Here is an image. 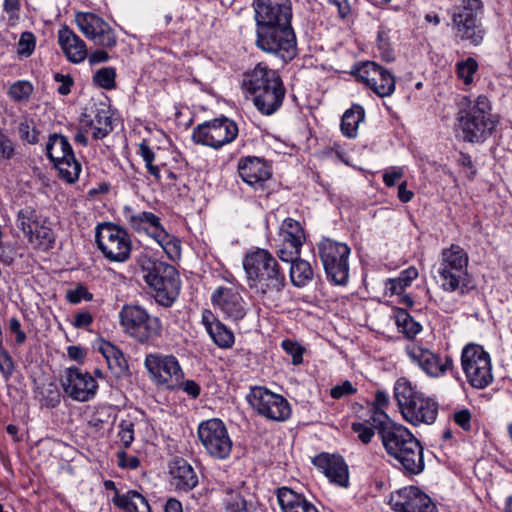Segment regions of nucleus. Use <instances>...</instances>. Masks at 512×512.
Returning <instances> with one entry per match:
<instances>
[{
	"label": "nucleus",
	"mask_w": 512,
	"mask_h": 512,
	"mask_svg": "<svg viewBox=\"0 0 512 512\" xmlns=\"http://www.w3.org/2000/svg\"><path fill=\"white\" fill-rule=\"evenodd\" d=\"M376 420L379 426L377 431L387 454L400 464L405 475H418L425 467L423 447L412 432L391 419L382 416Z\"/></svg>",
	"instance_id": "f257e3e1"
},
{
	"label": "nucleus",
	"mask_w": 512,
	"mask_h": 512,
	"mask_svg": "<svg viewBox=\"0 0 512 512\" xmlns=\"http://www.w3.org/2000/svg\"><path fill=\"white\" fill-rule=\"evenodd\" d=\"M242 86L253 95L257 109L266 115L277 111L285 97V87L277 71L259 63L244 75Z\"/></svg>",
	"instance_id": "f03ea898"
},
{
	"label": "nucleus",
	"mask_w": 512,
	"mask_h": 512,
	"mask_svg": "<svg viewBox=\"0 0 512 512\" xmlns=\"http://www.w3.org/2000/svg\"><path fill=\"white\" fill-rule=\"evenodd\" d=\"M484 13L482 0H458L449 11L454 40L474 47L481 45L486 36Z\"/></svg>",
	"instance_id": "7ed1b4c3"
},
{
	"label": "nucleus",
	"mask_w": 512,
	"mask_h": 512,
	"mask_svg": "<svg viewBox=\"0 0 512 512\" xmlns=\"http://www.w3.org/2000/svg\"><path fill=\"white\" fill-rule=\"evenodd\" d=\"M243 267L250 289L265 295L269 292H279L285 286V274L277 260L265 249H256L247 253Z\"/></svg>",
	"instance_id": "20e7f679"
},
{
	"label": "nucleus",
	"mask_w": 512,
	"mask_h": 512,
	"mask_svg": "<svg viewBox=\"0 0 512 512\" xmlns=\"http://www.w3.org/2000/svg\"><path fill=\"white\" fill-rule=\"evenodd\" d=\"M394 399L404 420L413 426L433 424L438 415V403L414 389L411 382L402 377L394 385Z\"/></svg>",
	"instance_id": "39448f33"
},
{
	"label": "nucleus",
	"mask_w": 512,
	"mask_h": 512,
	"mask_svg": "<svg viewBox=\"0 0 512 512\" xmlns=\"http://www.w3.org/2000/svg\"><path fill=\"white\" fill-rule=\"evenodd\" d=\"M140 268L145 283L153 291L155 301L170 307L180 291L179 274L175 267L159 260L144 258L140 261Z\"/></svg>",
	"instance_id": "423d86ee"
},
{
	"label": "nucleus",
	"mask_w": 512,
	"mask_h": 512,
	"mask_svg": "<svg viewBox=\"0 0 512 512\" xmlns=\"http://www.w3.org/2000/svg\"><path fill=\"white\" fill-rule=\"evenodd\" d=\"M468 253L460 245L451 244L441 251L436 268L438 282L446 292L464 294L469 288Z\"/></svg>",
	"instance_id": "0eeeda50"
},
{
	"label": "nucleus",
	"mask_w": 512,
	"mask_h": 512,
	"mask_svg": "<svg viewBox=\"0 0 512 512\" xmlns=\"http://www.w3.org/2000/svg\"><path fill=\"white\" fill-rule=\"evenodd\" d=\"M498 117L492 114L489 99L478 96L475 101L464 111L459 118L460 128L464 141L481 143L489 138L498 124Z\"/></svg>",
	"instance_id": "6e6552de"
},
{
	"label": "nucleus",
	"mask_w": 512,
	"mask_h": 512,
	"mask_svg": "<svg viewBox=\"0 0 512 512\" xmlns=\"http://www.w3.org/2000/svg\"><path fill=\"white\" fill-rule=\"evenodd\" d=\"M119 321L123 331L141 344L149 343L162 331L159 318L152 317L137 304H125L119 312Z\"/></svg>",
	"instance_id": "1a4fd4ad"
},
{
	"label": "nucleus",
	"mask_w": 512,
	"mask_h": 512,
	"mask_svg": "<svg viewBox=\"0 0 512 512\" xmlns=\"http://www.w3.org/2000/svg\"><path fill=\"white\" fill-rule=\"evenodd\" d=\"M17 227L36 250L48 251L55 244V233L49 219L32 206H26L17 214Z\"/></svg>",
	"instance_id": "9d476101"
},
{
	"label": "nucleus",
	"mask_w": 512,
	"mask_h": 512,
	"mask_svg": "<svg viewBox=\"0 0 512 512\" xmlns=\"http://www.w3.org/2000/svg\"><path fill=\"white\" fill-rule=\"evenodd\" d=\"M318 255L327 279L335 285H346L349 278L350 248L342 242L323 238L317 245Z\"/></svg>",
	"instance_id": "9b49d317"
},
{
	"label": "nucleus",
	"mask_w": 512,
	"mask_h": 512,
	"mask_svg": "<svg viewBox=\"0 0 512 512\" xmlns=\"http://www.w3.org/2000/svg\"><path fill=\"white\" fill-rule=\"evenodd\" d=\"M461 365L468 383L483 389L493 381L491 359L482 346L467 344L461 354Z\"/></svg>",
	"instance_id": "f8f14e48"
},
{
	"label": "nucleus",
	"mask_w": 512,
	"mask_h": 512,
	"mask_svg": "<svg viewBox=\"0 0 512 512\" xmlns=\"http://www.w3.org/2000/svg\"><path fill=\"white\" fill-rule=\"evenodd\" d=\"M96 243L105 258L124 262L130 257L131 239L127 231L113 223H101L96 229Z\"/></svg>",
	"instance_id": "ddd939ff"
},
{
	"label": "nucleus",
	"mask_w": 512,
	"mask_h": 512,
	"mask_svg": "<svg viewBox=\"0 0 512 512\" xmlns=\"http://www.w3.org/2000/svg\"><path fill=\"white\" fill-rule=\"evenodd\" d=\"M256 45L282 60H291L296 54V37L292 27L257 29Z\"/></svg>",
	"instance_id": "4468645a"
},
{
	"label": "nucleus",
	"mask_w": 512,
	"mask_h": 512,
	"mask_svg": "<svg viewBox=\"0 0 512 512\" xmlns=\"http://www.w3.org/2000/svg\"><path fill=\"white\" fill-rule=\"evenodd\" d=\"M198 438L206 452L213 458L226 459L232 450V440L222 420L213 418L200 423Z\"/></svg>",
	"instance_id": "2eb2a0df"
},
{
	"label": "nucleus",
	"mask_w": 512,
	"mask_h": 512,
	"mask_svg": "<svg viewBox=\"0 0 512 512\" xmlns=\"http://www.w3.org/2000/svg\"><path fill=\"white\" fill-rule=\"evenodd\" d=\"M238 132L233 120L220 117L198 125L193 130L192 138L196 143L218 149L235 140Z\"/></svg>",
	"instance_id": "dca6fc26"
},
{
	"label": "nucleus",
	"mask_w": 512,
	"mask_h": 512,
	"mask_svg": "<svg viewBox=\"0 0 512 512\" xmlns=\"http://www.w3.org/2000/svg\"><path fill=\"white\" fill-rule=\"evenodd\" d=\"M247 401L258 414L274 421L289 418L291 408L288 401L281 395L271 392L265 387L255 386L247 395Z\"/></svg>",
	"instance_id": "f3484780"
},
{
	"label": "nucleus",
	"mask_w": 512,
	"mask_h": 512,
	"mask_svg": "<svg viewBox=\"0 0 512 512\" xmlns=\"http://www.w3.org/2000/svg\"><path fill=\"white\" fill-rule=\"evenodd\" d=\"M257 29L292 27V7L290 0H254Z\"/></svg>",
	"instance_id": "a211bd4d"
},
{
	"label": "nucleus",
	"mask_w": 512,
	"mask_h": 512,
	"mask_svg": "<svg viewBox=\"0 0 512 512\" xmlns=\"http://www.w3.org/2000/svg\"><path fill=\"white\" fill-rule=\"evenodd\" d=\"M80 31L87 39L102 48L111 49L117 44L114 29L101 17L91 12H79L75 16Z\"/></svg>",
	"instance_id": "6ab92c4d"
},
{
	"label": "nucleus",
	"mask_w": 512,
	"mask_h": 512,
	"mask_svg": "<svg viewBox=\"0 0 512 512\" xmlns=\"http://www.w3.org/2000/svg\"><path fill=\"white\" fill-rule=\"evenodd\" d=\"M145 367L157 385L171 389L174 388V381L177 382L183 376L180 364L173 355L148 354Z\"/></svg>",
	"instance_id": "aec40b11"
},
{
	"label": "nucleus",
	"mask_w": 512,
	"mask_h": 512,
	"mask_svg": "<svg viewBox=\"0 0 512 512\" xmlns=\"http://www.w3.org/2000/svg\"><path fill=\"white\" fill-rule=\"evenodd\" d=\"M357 77L379 97H388L395 90V77L375 62L363 63L357 71Z\"/></svg>",
	"instance_id": "412c9836"
},
{
	"label": "nucleus",
	"mask_w": 512,
	"mask_h": 512,
	"mask_svg": "<svg viewBox=\"0 0 512 512\" xmlns=\"http://www.w3.org/2000/svg\"><path fill=\"white\" fill-rule=\"evenodd\" d=\"M389 503L397 512H437L430 497L415 486L404 487L392 493Z\"/></svg>",
	"instance_id": "4be33fe9"
},
{
	"label": "nucleus",
	"mask_w": 512,
	"mask_h": 512,
	"mask_svg": "<svg viewBox=\"0 0 512 512\" xmlns=\"http://www.w3.org/2000/svg\"><path fill=\"white\" fill-rule=\"evenodd\" d=\"M406 353L428 376L439 377L453 368V360L446 356L443 360L438 354L417 343L406 346Z\"/></svg>",
	"instance_id": "5701e85b"
},
{
	"label": "nucleus",
	"mask_w": 512,
	"mask_h": 512,
	"mask_svg": "<svg viewBox=\"0 0 512 512\" xmlns=\"http://www.w3.org/2000/svg\"><path fill=\"white\" fill-rule=\"evenodd\" d=\"M62 387L73 400L86 402L95 396L98 385L90 373L72 367L66 370Z\"/></svg>",
	"instance_id": "b1692460"
},
{
	"label": "nucleus",
	"mask_w": 512,
	"mask_h": 512,
	"mask_svg": "<svg viewBox=\"0 0 512 512\" xmlns=\"http://www.w3.org/2000/svg\"><path fill=\"white\" fill-rule=\"evenodd\" d=\"M241 179L255 191L267 192L268 181L272 176L271 168L258 157H245L238 162Z\"/></svg>",
	"instance_id": "393cba45"
},
{
	"label": "nucleus",
	"mask_w": 512,
	"mask_h": 512,
	"mask_svg": "<svg viewBox=\"0 0 512 512\" xmlns=\"http://www.w3.org/2000/svg\"><path fill=\"white\" fill-rule=\"evenodd\" d=\"M211 302L215 308L232 321L238 322L247 314L243 297L232 287L216 288L211 295Z\"/></svg>",
	"instance_id": "a878e982"
},
{
	"label": "nucleus",
	"mask_w": 512,
	"mask_h": 512,
	"mask_svg": "<svg viewBox=\"0 0 512 512\" xmlns=\"http://www.w3.org/2000/svg\"><path fill=\"white\" fill-rule=\"evenodd\" d=\"M127 221L135 231H145L151 235L163 249L166 250V246L171 243V236L162 227L160 218L152 212L143 211L129 215Z\"/></svg>",
	"instance_id": "bb28decb"
},
{
	"label": "nucleus",
	"mask_w": 512,
	"mask_h": 512,
	"mask_svg": "<svg viewBox=\"0 0 512 512\" xmlns=\"http://www.w3.org/2000/svg\"><path fill=\"white\" fill-rule=\"evenodd\" d=\"M312 462L331 482L342 487L348 485V467L341 456L321 453L314 457Z\"/></svg>",
	"instance_id": "cd10ccee"
},
{
	"label": "nucleus",
	"mask_w": 512,
	"mask_h": 512,
	"mask_svg": "<svg viewBox=\"0 0 512 512\" xmlns=\"http://www.w3.org/2000/svg\"><path fill=\"white\" fill-rule=\"evenodd\" d=\"M58 42L70 62L81 63L87 58L85 42L68 27L59 30Z\"/></svg>",
	"instance_id": "c85d7f7f"
},
{
	"label": "nucleus",
	"mask_w": 512,
	"mask_h": 512,
	"mask_svg": "<svg viewBox=\"0 0 512 512\" xmlns=\"http://www.w3.org/2000/svg\"><path fill=\"white\" fill-rule=\"evenodd\" d=\"M139 154L143 158L146 168L150 175H152L157 182H162L165 185H174L178 179V174L172 171L166 164L154 165L155 154L149 147L146 140L139 144Z\"/></svg>",
	"instance_id": "c756f323"
},
{
	"label": "nucleus",
	"mask_w": 512,
	"mask_h": 512,
	"mask_svg": "<svg viewBox=\"0 0 512 512\" xmlns=\"http://www.w3.org/2000/svg\"><path fill=\"white\" fill-rule=\"evenodd\" d=\"M172 485L177 491L188 492L198 484V477L193 467L183 458H177L170 467Z\"/></svg>",
	"instance_id": "7c9ffc66"
},
{
	"label": "nucleus",
	"mask_w": 512,
	"mask_h": 512,
	"mask_svg": "<svg viewBox=\"0 0 512 512\" xmlns=\"http://www.w3.org/2000/svg\"><path fill=\"white\" fill-rule=\"evenodd\" d=\"M277 498L283 512H318L317 508L303 495L290 488H279Z\"/></svg>",
	"instance_id": "2f4dec72"
},
{
	"label": "nucleus",
	"mask_w": 512,
	"mask_h": 512,
	"mask_svg": "<svg viewBox=\"0 0 512 512\" xmlns=\"http://www.w3.org/2000/svg\"><path fill=\"white\" fill-rule=\"evenodd\" d=\"M112 501L124 512H151L146 498L136 490H129L125 494L116 493Z\"/></svg>",
	"instance_id": "473e14b6"
},
{
	"label": "nucleus",
	"mask_w": 512,
	"mask_h": 512,
	"mask_svg": "<svg viewBox=\"0 0 512 512\" xmlns=\"http://www.w3.org/2000/svg\"><path fill=\"white\" fill-rule=\"evenodd\" d=\"M99 350L106 359L107 365L114 375L120 377L128 371L127 360L119 348L110 342H104L101 344Z\"/></svg>",
	"instance_id": "72a5a7b5"
},
{
	"label": "nucleus",
	"mask_w": 512,
	"mask_h": 512,
	"mask_svg": "<svg viewBox=\"0 0 512 512\" xmlns=\"http://www.w3.org/2000/svg\"><path fill=\"white\" fill-rule=\"evenodd\" d=\"M70 153L74 152L65 136L56 133L49 136L46 154L52 163L67 157Z\"/></svg>",
	"instance_id": "f704fd0d"
},
{
	"label": "nucleus",
	"mask_w": 512,
	"mask_h": 512,
	"mask_svg": "<svg viewBox=\"0 0 512 512\" xmlns=\"http://www.w3.org/2000/svg\"><path fill=\"white\" fill-rule=\"evenodd\" d=\"M365 112L362 106L353 105L342 116L341 131L349 137L354 138L357 135L359 124L364 120Z\"/></svg>",
	"instance_id": "c9c22d12"
},
{
	"label": "nucleus",
	"mask_w": 512,
	"mask_h": 512,
	"mask_svg": "<svg viewBox=\"0 0 512 512\" xmlns=\"http://www.w3.org/2000/svg\"><path fill=\"white\" fill-rule=\"evenodd\" d=\"M313 276L314 272L308 261L300 259L299 257L295 261H292L290 279L294 286L303 287L307 285L313 279Z\"/></svg>",
	"instance_id": "e433bc0d"
},
{
	"label": "nucleus",
	"mask_w": 512,
	"mask_h": 512,
	"mask_svg": "<svg viewBox=\"0 0 512 512\" xmlns=\"http://www.w3.org/2000/svg\"><path fill=\"white\" fill-rule=\"evenodd\" d=\"M59 172V176L67 183H74L78 180L81 172V164L76 160L74 153L53 163Z\"/></svg>",
	"instance_id": "4c0bfd02"
},
{
	"label": "nucleus",
	"mask_w": 512,
	"mask_h": 512,
	"mask_svg": "<svg viewBox=\"0 0 512 512\" xmlns=\"http://www.w3.org/2000/svg\"><path fill=\"white\" fill-rule=\"evenodd\" d=\"M88 125L93 130L92 136L96 140L103 139L113 130L111 117L106 110H98Z\"/></svg>",
	"instance_id": "58836bf2"
},
{
	"label": "nucleus",
	"mask_w": 512,
	"mask_h": 512,
	"mask_svg": "<svg viewBox=\"0 0 512 512\" xmlns=\"http://www.w3.org/2000/svg\"><path fill=\"white\" fill-rule=\"evenodd\" d=\"M389 403V396L385 391L377 390L375 392V398L371 408L372 415L368 422H370L377 431L379 430V426L376 420L382 421V416L386 417L387 419H390L385 412V409L389 406Z\"/></svg>",
	"instance_id": "ea45409f"
},
{
	"label": "nucleus",
	"mask_w": 512,
	"mask_h": 512,
	"mask_svg": "<svg viewBox=\"0 0 512 512\" xmlns=\"http://www.w3.org/2000/svg\"><path fill=\"white\" fill-rule=\"evenodd\" d=\"M418 277V270L415 267H409L402 271L395 279H389L386 288L392 294H402L406 287L410 286L411 282Z\"/></svg>",
	"instance_id": "a19ab883"
},
{
	"label": "nucleus",
	"mask_w": 512,
	"mask_h": 512,
	"mask_svg": "<svg viewBox=\"0 0 512 512\" xmlns=\"http://www.w3.org/2000/svg\"><path fill=\"white\" fill-rule=\"evenodd\" d=\"M282 238L285 241H291L296 245H303L305 242V232L301 224L292 219L287 218L282 225Z\"/></svg>",
	"instance_id": "79ce46f5"
},
{
	"label": "nucleus",
	"mask_w": 512,
	"mask_h": 512,
	"mask_svg": "<svg viewBox=\"0 0 512 512\" xmlns=\"http://www.w3.org/2000/svg\"><path fill=\"white\" fill-rule=\"evenodd\" d=\"M396 324L401 333L407 338H413L421 330V325L416 322L404 309H398L396 312Z\"/></svg>",
	"instance_id": "37998d69"
},
{
	"label": "nucleus",
	"mask_w": 512,
	"mask_h": 512,
	"mask_svg": "<svg viewBox=\"0 0 512 512\" xmlns=\"http://www.w3.org/2000/svg\"><path fill=\"white\" fill-rule=\"evenodd\" d=\"M209 335L221 348H230L234 344V334L221 322L209 327Z\"/></svg>",
	"instance_id": "c03bdc74"
},
{
	"label": "nucleus",
	"mask_w": 512,
	"mask_h": 512,
	"mask_svg": "<svg viewBox=\"0 0 512 512\" xmlns=\"http://www.w3.org/2000/svg\"><path fill=\"white\" fill-rule=\"evenodd\" d=\"M455 69L458 78L468 86L473 83V76L478 70V63L474 58L468 57L463 61L457 62Z\"/></svg>",
	"instance_id": "a18cd8bd"
},
{
	"label": "nucleus",
	"mask_w": 512,
	"mask_h": 512,
	"mask_svg": "<svg viewBox=\"0 0 512 512\" xmlns=\"http://www.w3.org/2000/svg\"><path fill=\"white\" fill-rule=\"evenodd\" d=\"M40 400L48 408H55L60 404L61 394L55 383L43 384L39 387Z\"/></svg>",
	"instance_id": "49530a36"
},
{
	"label": "nucleus",
	"mask_w": 512,
	"mask_h": 512,
	"mask_svg": "<svg viewBox=\"0 0 512 512\" xmlns=\"http://www.w3.org/2000/svg\"><path fill=\"white\" fill-rule=\"evenodd\" d=\"M116 70L113 67H104L99 69L93 76V82L95 85L111 90L115 88L116 82Z\"/></svg>",
	"instance_id": "de8ad7c7"
},
{
	"label": "nucleus",
	"mask_w": 512,
	"mask_h": 512,
	"mask_svg": "<svg viewBox=\"0 0 512 512\" xmlns=\"http://www.w3.org/2000/svg\"><path fill=\"white\" fill-rule=\"evenodd\" d=\"M33 92V86L28 81H18L9 88L10 97L16 102L27 101Z\"/></svg>",
	"instance_id": "09e8293b"
},
{
	"label": "nucleus",
	"mask_w": 512,
	"mask_h": 512,
	"mask_svg": "<svg viewBox=\"0 0 512 512\" xmlns=\"http://www.w3.org/2000/svg\"><path fill=\"white\" fill-rule=\"evenodd\" d=\"M281 346L287 354L291 355L293 365H299L303 362L305 348L297 341L285 339L282 341Z\"/></svg>",
	"instance_id": "8fccbe9b"
},
{
	"label": "nucleus",
	"mask_w": 512,
	"mask_h": 512,
	"mask_svg": "<svg viewBox=\"0 0 512 512\" xmlns=\"http://www.w3.org/2000/svg\"><path fill=\"white\" fill-rule=\"evenodd\" d=\"M134 422L130 418L122 419L119 424L118 436L124 448L130 447L134 441Z\"/></svg>",
	"instance_id": "3c124183"
},
{
	"label": "nucleus",
	"mask_w": 512,
	"mask_h": 512,
	"mask_svg": "<svg viewBox=\"0 0 512 512\" xmlns=\"http://www.w3.org/2000/svg\"><path fill=\"white\" fill-rule=\"evenodd\" d=\"M369 424L371 426L361 422L352 423L351 425L352 431L363 444H369L375 435V431H377L370 422Z\"/></svg>",
	"instance_id": "603ef678"
},
{
	"label": "nucleus",
	"mask_w": 512,
	"mask_h": 512,
	"mask_svg": "<svg viewBox=\"0 0 512 512\" xmlns=\"http://www.w3.org/2000/svg\"><path fill=\"white\" fill-rule=\"evenodd\" d=\"M377 46L383 59L389 61L393 58V50L388 31L381 27L377 34Z\"/></svg>",
	"instance_id": "864d4df0"
},
{
	"label": "nucleus",
	"mask_w": 512,
	"mask_h": 512,
	"mask_svg": "<svg viewBox=\"0 0 512 512\" xmlns=\"http://www.w3.org/2000/svg\"><path fill=\"white\" fill-rule=\"evenodd\" d=\"M18 134L21 140L26 141L29 144H36L39 141V132L36 130L35 126L27 120L19 123Z\"/></svg>",
	"instance_id": "5fc2aeb1"
},
{
	"label": "nucleus",
	"mask_w": 512,
	"mask_h": 512,
	"mask_svg": "<svg viewBox=\"0 0 512 512\" xmlns=\"http://www.w3.org/2000/svg\"><path fill=\"white\" fill-rule=\"evenodd\" d=\"M35 48V36L31 32L22 33L18 42V54L30 56Z\"/></svg>",
	"instance_id": "6e6d98bb"
},
{
	"label": "nucleus",
	"mask_w": 512,
	"mask_h": 512,
	"mask_svg": "<svg viewBox=\"0 0 512 512\" xmlns=\"http://www.w3.org/2000/svg\"><path fill=\"white\" fill-rule=\"evenodd\" d=\"M0 371L3 374L5 379L10 378V376L14 372V363L7 352V350L3 347V340L1 339V345H0Z\"/></svg>",
	"instance_id": "4d7b16f0"
},
{
	"label": "nucleus",
	"mask_w": 512,
	"mask_h": 512,
	"mask_svg": "<svg viewBox=\"0 0 512 512\" xmlns=\"http://www.w3.org/2000/svg\"><path fill=\"white\" fill-rule=\"evenodd\" d=\"M92 298L93 295L82 285H78L75 289L68 290L66 293V299L72 304H77L82 300L90 301Z\"/></svg>",
	"instance_id": "13d9d810"
},
{
	"label": "nucleus",
	"mask_w": 512,
	"mask_h": 512,
	"mask_svg": "<svg viewBox=\"0 0 512 512\" xmlns=\"http://www.w3.org/2000/svg\"><path fill=\"white\" fill-rule=\"evenodd\" d=\"M227 512H248L245 499L240 494H231L226 501Z\"/></svg>",
	"instance_id": "bf43d9fd"
},
{
	"label": "nucleus",
	"mask_w": 512,
	"mask_h": 512,
	"mask_svg": "<svg viewBox=\"0 0 512 512\" xmlns=\"http://www.w3.org/2000/svg\"><path fill=\"white\" fill-rule=\"evenodd\" d=\"M356 391L357 389L350 381H344L342 384L332 387L330 395L334 399H341L344 396L355 394Z\"/></svg>",
	"instance_id": "052dcab7"
},
{
	"label": "nucleus",
	"mask_w": 512,
	"mask_h": 512,
	"mask_svg": "<svg viewBox=\"0 0 512 512\" xmlns=\"http://www.w3.org/2000/svg\"><path fill=\"white\" fill-rule=\"evenodd\" d=\"M118 466L121 468L136 469L140 465V460L136 456H129L124 450L117 452Z\"/></svg>",
	"instance_id": "680f3d73"
},
{
	"label": "nucleus",
	"mask_w": 512,
	"mask_h": 512,
	"mask_svg": "<svg viewBox=\"0 0 512 512\" xmlns=\"http://www.w3.org/2000/svg\"><path fill=\"white\" fill-rule=\"evenodd\" d=\"M54 80L60 83L57 91L60 95H68L71 92V87L74 84V80L70 75H64L61 73L54 74Z\"/></svg>",
	"instance_id": "e2e57ef3"
},
{
	"label": "nucleus",
	"mask_w": 512,
	"mask_h": 512,
	"mask_svg": "<svg viewBox=\"0 0 512 512\" xmlns=\"http://www.w3.org/2000/svg\"><path fill=\"white\" fill-rule=\"evenodd\" d=\"M453 419L463 430L469 431L471 429V413L468 409L455 412Z\"/></svg>",
	"instance_id": "0e129e2a"
},
{
	"label": "nucleus",
	"mask_w": 512,
	"mask_h": 512,
	"mask_svg": "<svg viewBox=\"0 0 512 512\" xmlns=\"http://www.w3.org/2000/svg\"><path fill=\"white\" fill-rule=\"evenodd\" d=\"M93 322V316L88 311H82L75 315L73 320V326L75 328H86Z\"/></svg>",
	"instance_id": "69168bd1"
},
{
	"label": "nucleus",
	"mask_w": 512,
	"mask_h": 512,
	"mask_svg": "<svg viewBox=\"0 0 512 512\" xmlns=\"http://www.w3.org/2000/svg\"><path fill=\"white\" fill-rule=\"evenodd\" d=\"M9 329L11 333L15 334L17 344H23L25 342L26 334L21 329L20 321L17 318L13 317L9 320Z\"/></svg>",
	"instance_id": "338daca9"
},
{
	"label": "nucleus",
	"mask_w": 512,
	"mask_h": 512,
	"mask_svg": "<svg viewBox=\"0 0 512 512\" xmlns=\"http://www.w3.org/2000/svg\"><path fill=\"white\" fill-rule=\"evenodd\" d=\"M87 58L90 65H96L107 62L109 60V54L103 49H98L90 53Z\"/></svg>",
	"instance_id": "774afa93"
}]
</instances>
